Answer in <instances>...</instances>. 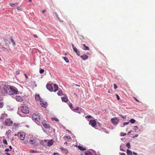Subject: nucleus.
<instances>
[{
	"label": "nucleus",
	"mask_w": 155,
	"mask_h": 155,
	"mask_svg": "<svg viewBox=\"0 0 155 155\" xmlns=\"http://www.w3.org/2000/svg\"><path fill=\"white\" fill-rule=\"evenodd\" d=\"M63 59L66 62H67V63L69 62V60L66 57H64L63 58Z\"/></svg>",
	"instance_id": "obj_33"
},
{
	"label": "nucleus",
	"mask_w": 155,
	"mask_h": 155,
	"mask_svg": "<svg viewBox=\"0 0 155 155\" xmlns=\"http://www.w3.org/2000/svg\"><path fill=\"white\" fill-rule=\"evenodd\" d=\"M19 111L18 112V114L20 116L22 117V115L20 113V111L22 112L23 113L27 114L29 112V110L28 107L25 105L21 106L19 108H18Z\"/></svg>",
	"instance_id": "obj_2"
},
{
	"label": "nucleus",
	"mask_w": 155,
	"mask_h": 155,
	"mask_svg": "<svg viewBox=\"0 0 155 155\" xmlns=\"http://www.w3.org/2000/svg\"><path fill=\"white\" fill-rule=\"evenodd\" d=\"M101 129L103 132H105V133L107 134H108L109 133L108 132L107 130L105 128H102Z\"/></svg>",
	"instance_id": "obj_34"
},
{
	"label": "nucleus",
	"mask_w": 155,
	"mask_h": 155,
	"mask_svg": "<svg viewBox=\"0 0 155 155\" xmlns=\"http://www.w3.org/2000/svg\"><path fill=\"white\" fill-rule=\"evenodd\" d=\"M111 121L114 124L117 125L118 124L119 120L117 117H114L111 118Z\"/></svg>",
	"instance_id": "obj_5"
},
{
	"label": "nucleus",
	"mask_w": 155,
	"mask_h": 155,
	"mask_svg": "<svg viewBox=\"0 0 155 155\" xmlns=\"http://www.w3.org/2000/svg\"><path fill=\"white\" fill-rule=\"evenodd\" d=\"M32 119L38 125L40 124L39 116L36 114H34L32 115Z\"/></svg>",
	"instance_id": "obj_3"
},
{
	"label": "nucleus",
	"mask_w": 155,
	"mask_h": 155,
	"mask_svg": "<svg viewBox=\"0 0 155 155\" xmlns=\"http://www.w3.org/2000/svg\"><path fill=\"white\" fill-rule=\"evenodd\" d=\"M40 104L42 107L44 108H46L47 107V104L46 102L44 103L42 100H40Z\"/></svg>",
	"instance_id": "obj_12"
},
{
	"label": "nucleus",
	"mask_w": 155,
	"mask_h": 155,
	"mask_svg": "<svg viewBox=\"0 0 155 155\" xmlns=\"http://www.w3.org/2000/svg\"><path fill=\"white\" fill-rule=\"evenodd\" d=\"M20 137L21 139V140H24L25 139V136H23V135H22L21 134H20Z\"/></svg>",
	"instance_id": "obj_30"
},
{
	"label": "nucleus",
	"mask_w": 155,
	"mask_h": 155,
	"mask_svg": "<svg viewBox=\"0 0 155 155\" xmlns=\"http://www.w3.org/2000/svg\"><path fill=\"white\" fill-rule=\"evenodd\" d=\"M17 9L18 10H21V8H20V7H18L17 8Z\"/></svg>",
	"instance_id": "obj_56"
},
{
	"label": "nucleus",
	"mask_w": 155,
	"mask_h": 155,
	"mask_svg": "<svg viewBox=\"0 0 155 155\" xmlns=\"http://www.w3.org/2000/svg\"><path fill=\"white\" fill-rule=\"evenodd\" d=\"M24 75L25 76L26 78L27 79H28V76L27 75L25 74Z\"/></svg>",
	"instance_id": "obj_55"
},
{
	"label": "nucleus",
	"mask_w": 155,
	"mask_h": 155,
	"mask_svg": "<svg viewBox=\"0 0 155 155\" xmlns=\"http://www.w3.org/2000/svg\"><path fill=\"white\" fill-rule=\"evenodd\" d=\"M3 142L6 145L8 144L7 141V140L5 139H4L3 140Z\"/></svg>",
	"instance_id": "obj_38"
},
{
	"label": "nucleus",
	"mask_w": 155,
	"mask_h": 155,
	"mask_svg": "<svg viewBox=\"0 0 155 155\" xmlns=\"http://www.w3.org/2000/svg\"><path fill=\"white\" fill-rule=\"evenodd\" d=\"M44 70L42 69H41L40 70V71H39V73H40V74H42L44 72Z\"/></svg>",
	"instance_id": "obj_42"
},
{
	"label": "nucleus",
	"mask_w": 155,
	"mask_h": 155,
	"mask_svg": "<svg viewBox=\"0 0 155 155\" xmlns=\"http://www.w3.org/2000/svg\"><path fill=\"white\" fill-rule=\"evenodd\" d=\"M30 143L31 144H34L36 143V142L35 140L33 138H31L29 140Z\"/></svg>",
	"instance_id": "obj_23"
},
{
	"label": "nucleus",
	"mask_w": 155,
	"mask_h": 155,
	"mask_svg": "<svg viewBox=\"0 0 155 155\" xmlns=\"http://www.w3.org/2000/svg\"><path fill=\"white\" fill-rule=\"evenodd\" d=\"M54 92H55L58 90V86L56 84H54Z\"/></svg>",
	"instance_id": "obj_21"
},
{
	"label": "nucleus",
	"mask_w": 155,
	"mask_h": 155,
	"mask_svg": "<svg viewBox=\"0 0 155 155\" xmlns=\"http://www.w3.org/2000/svg\"><path fill=\"white\" fill-rule=\"evenodd\" d=\"M76 112L79 114H80L81 113V112L79 110H78V111H77Z\"/></svg>",
	"instance_id": "obj_62"
},
{
	"label": "nucleus",
	"mask_w": 155,
	"mask_h": 155,
	"mask_svg": "<svg viewBox=\"0 0 155 155\" xmlns=\"http://www.w3.org/2000/svg\"><path fill=\"white\" fill-rule=\"evenodd\" d=\"M81 58L83 60H85L88 58V56L86 54H84L81 56Z\"/></svg>",
	"instance_id": "obj_16"
},
{
	"label": "nucleus",
	"mask_w": 155,
	"mask_h": 155,
	"mask_svg": "<svg viewBox=\"0 0 155 155\" xmlns=\"http://www.w3.org/2000/svg\"><path fill=\"white\" fill-rule=\"evenodd\" d=\"M46 88L47 89L51 92L53 91V88L52 86L50 84H48L46 85Z\"/></svg>",
	"instance_id": "obj_10"
},
{
	"label": "nucleus",
	"mask_w": 155,
	"mask_h": 155,
	"mask_svg": "<svg viewBox=\"0 0 155 155\" xmlns=\"http://www.w3.org/2000/svg\"><path fill=\"white\" fill-rule=\"evenodd\" d=\"M91 150H92L93 153H96V152L94 150L91 149Z\"/></svg>",
	"instance_id": "obj_58"
},
{
	"label": "nucleus",
	"mask_w": 155,
	"mask_h": 155,
	"mask_svg": "<svg viewBox=\"0 0 155 155\" xmlns=\"http://www.w3.org/2000/svg\"><path fill=\"white\" fill-rule=\"evenodd\" d=\"M3 102L0 101V108H2L3 107Z\"/></svg>",
	"instance_id": "obj_44"
},
{
	"label": "nucleus",
	"mask_w": 155,
	"mask_h": 155,
	"mask_svg": "<svg viewBox=\"0 0 155 155\" xmlns=\"http://www.w3.org/2000/svg\"><path fill=\"white\" fill-rule=\"evenodd\" d=\"M51 119H52V120H54L58 122L59 121V120L56 117H54V118H52Z\"/></svg>",
	"instance_id": "obj_43"
},
{
	"label": "nucleus",
	"mask_w": 155,
	"mask_h": 155,
	"mask_svg": "<svg viewBox=\"0 0 155 155\" xmlns=\"http://www.w3.org/2000/svg\"><path fill=\"white\" fill-rule=\"evenodd\" d=\"M15 99L18 101L22 102L23 101L22 98L19 96H16Z\"/></svg>",
	"instance_id": "obj_11"
},
{
	"label": "nucleus",
	"mask_w": 155,
	"mask_h": 155,
	"mask_svg": "<svg viewBox=\"0 0 155 155\" xmlns=\"http://www.w3.org/2000/svg\"><path fill=\"white\" fill-rule=\"evenodd\" d=\"M33 36L35 37V38H37L38 37L36 35H33Z\"/></svg>",
	"instance_id": "obj_57"
},
{
	"label": "nucleus",
	"mask_w": 155,
	"mask_h": 155,
	"mask_svg": "<svg viewBox=\"0 0 155 155\" xmlns=\"http://www.w3.org/2000/svg\"><path fill=\"white\" fill-rule=\"evenodd\" d=\"M85 118L86 119H90L91 118H93V117L89 115L86 116L85 117Z\"/></svg>",
	"instance_id": "obj_35"
},
{
	"label": "nucleus",
	"mask_w": 155,
	"mask_h": 155,
	"mask_svg": "<svg viewBox=\"0 0 155 155\" xmlns=\"http://www.w3.org/2000/svg\"><path fill=\"white\" fill-rule=\"evenodd\" d=\"M5 154L6 155H11L8 152L5 153Z\"/></svg>",
	"instance_id": "obj_59"
},
{
	"label": "nucleus",
	"mask_w": 155,
	"mask_h": 155,
	"mask_svg": "<svg viewBox=\"0 0 155 155\" xmlns=\"http://www.w3.org/2000/svg\"><path fill=\"white\" fill-rule=\"evenodd\" d=\"M124 146V144H121L120 146V150L122 151H125V150L122 148V147H123Z\"/></svg>",
	"instance_id": "obj_29"
},
{
	"label": "nucleus",
	"mask_w": 155,
	"mask_h": 155,
	"mask_svg": "<svg viewBox=\"0 0 155 155\" xmlns=\"http://www.w3.org/2000/svg\"><path fill=\"white\" fill-rule=\"evenodd\" d=\"M121 155H126L124 153H121Z\"/></svg>",
	"instance_id": "obj_63"
},
{
	"label": "nucleus",
	"mask_w": 155,
	"mask_h": 155,
	"mask_svg": "<svg viewBox=\"0 0 155 155\" xmlns=\"http://www.w3.org/2000/svg\"><path fill=\"white\" fill-rule=\"evenodd\" d=\"M114 89H116L117 87V86L115 84H114Z\"/></svg>",
	"instance_id": "obj_52"
},
{
	"label": "nucleus",
	"mask_w": 155,
	"mask_h": 155,
	"mask_svg": "<svg viewBox=\"0 0 155 155\" xmlns=\"http://www.w3.org/2000/svg\"><path fill=\"white\" fill-rule=\"evenodd\" d=\"M20 71L19 70H17L16 71V74L17 75H18L20 74Z\"/></svg>",
	"instance_id": "obj_51"
},
{
	"label": "nucleus",
	"mask_w": 155,
	"mask_h": 155,
	"mask_svg": "<svg viewBox=\"0 0 155 155\" xmlns=\"http://www.w3.org/2000/svg\"><path fill=\"white\" fill-rule=\"evenodd\" d=\"M71 45L73 49V50L74 51H75L76 53V54L78 56H80V52L79 51H78V49L74 46V44L71 43Z\"/></svg>",
	"instance_id": "obj_7"
},
{
	"label": "nucleus",
	"mask_w": 155,
	"mask_h": 155,
	"mask_svg": "<svg viewBox=\"0 0 155 155\" xmlns=\"http://www.w3.org/2000/svg\"><path fill=\"white\" fill-rule=\"evenodd\" d=\"M85 155H92V153L89 151H87L84 152Z\"/></svg>",
	"instance_id": "obj_25"
},
{
	"label": "nucleus",
	"mask_w": 155,
	"mask_h": 155,
	"mask_svg": "<svg viewBox=\"0 0 155 155\" xmlns=\"http://www.w3.org/2000/svg\"><path fill=\"white\" fill-rule=\"evenodd\" d=\"M65 137H66L67 139H68L70 140H71V137L70 136H66Z\"/></svg>",
	"instance_id": "obj_46"
},
{
	"label": "nucleus",
	"mask_w": 155,
	"mask_h": 155,
	"mask_svg": "<svg viewBox=\"0 0 155 155\" xmlns=\"http://www.w3.org/2000/svg\"><path fill=\"white\" fill-rule=\"evenodd\" d=\"M37 152V151L35 150H31L30 151V153H36Z\"/></svg>",
	"instance_id": "obj_40"
},
{
	"label": "nucleus",
	"mask_w": 155,
	"mask_h": 155,
	"mask_svg": "<svg viewBox=\"0 0 155 155\" xmlns=\"http://www.w3.org/2000/svg\"><path fill=\"white\" fill-rule=\"evenodd\" d=\"M61 98L63 102H66L68 101V99L66 95H64V97H61Z\"/></svg>",
	"instance_id": "obj_14"
},
{
	"label": "nucleus",
	"mask_w": 155,
	"mask_h": 155,
	"mask_svg": "<svg viewBox=\"0 0 155 155\" xmlns=\"http://www.w3.org/2000/svg\"><path fill=\"white\" fill-rule=\"evenodd\" d=\"M5 124L6 126H10L13 123V122L10 118H8L5 120Z\"/></svg>",
	"instance_id": "obj_4"
},
{
	"label": "nucleus",
	"mask_w": 155,
	"mask_h": 155,
	"mask_svg": "<svg viewBox=\"0 0 155 155\" xmlns=\"http://www.w3.org/2000/svg\"><path fill=\"white\" fill-rule=\"evenodd\" d=\"M3 89L5 92L10 95H13L18 94V91L14 86L6 84L4 86Z\"/></svg>",
	"instance_id": "obj_1"
},
{
	"label": "nucleus",
	"mask_w": 155,
	"mask_h": 155,
	"mask_svg": "<svg viewBox=\"0 0 155 155\" xmlns=\"http://www.w3.org/2000/svg\"><path fill=\"white\" fill-rule=\"evenodd\" d=\"M7 116V115L6 114H3L1 115V117L0 118V120L2 122L3 121V119L6 117Z\"/></svg>",
	"instance_id": "obj_13"
},
{
	"label": "nucleus",
	"mask_w": 155,
	"mask_h": 155,
	"mask_svg": "<svg viewBox=\"0 0 155 155\" xmlns=\"http://www.w3.org/2000/svg\"><path fill=\"white\" fill-rule=\"evenodd\" d=\"M126 135V133H124L122 135H121V136H125Z\"/></svg>",
	"instance_id": "obj_61"
},
{
	"label": "nucleus",
	"mask_w": 155,
	"mask_h": 155,
	"mask_svg": "<svg viewBox=\"0 0 155 155\" xmlns=\"http://www.w3.org/2000/svg\"><path fill=\"white\" fill-rule=\"evenodd\" d=\"M133 129L136 131L138 130V127L137 126H134L133 128Z\"/></svg>",
	"instance_id": "obj_39"
},
{
	"label": "nucleus",
	"mask_w": 155,
	"mask_h": 155,
	"mask_svg": "<svg viewBox=\"0 0 155 155\" xmlns=\"http://www.w3.org/2000/svg\"><path fill=\"white\" fill-rule=\"evenodd\" d=\"M129 123V122H125L124 123L123 126L122 127H123L125 125H127Z\"/></svg>",
	"instance_id": "obj_47"
},
{
	"label": "nucleus",
	"mask_w": 155,
	"mask_h": 155,
	"mask_svg": "<svg viewBox=\"0 0 155 155\" xmlns=\"http://www.w3.org/2000/svg\"><path fill=\"white\" fill-rule=\"evenodd\" d=\"M120 116L123 119H125L126 117V116H123L122 115H120Z\"/></svg>",
	"instance_id": "obj_49"
},
{
	"label": "nucleus",
	"mask_w": 155,
	"mask_h": 155,
	"mask_svg": "<svg viewBox=\"0 0 155 155\" xmlns=\"http://www.w3.org/2000/svg\"><path fill=\"white\" fill-rule=\"evenodd\" d=\"M83 47L82 49L84 50H89V48L88 46H86L85 44H84L82 45Z\"/></svg>",
	"instance_id": "obj_19"
},
{
	"label": "nucleus",
	"mask_w": 155,
	"mask_h": 155,
	"mask_svg": "<svg viewBox=\"0 0 155 155\" xmlns=\"http://www.w3.org/2000/svg\"><path fill=\"white\" fill-rule=\"evenodd\" d=\"M57 94L59 96H61L63 95V93L61 90H59L58 91Z\"/></svg>",
	"instance_id": "obj_27"
},
{
	"label": "nucleus",
	"mask_w": 155,
	"mask_h": 155,
	"mask_svg": "<svg viewBox=\"0 0 155 155\" xmlns=\"http://www.w3.org/2000/svg\"><path fill=\"white\" fill-rule=\"evenodd\" d=\"M54 142V140L53 139H50L48 140V141H47V146L48 147H50L52 145Z\"/></svg>",
	"instance_id": "obj_9"
},
{
	"label": "nucleus",
	"mask_w": 155,
	"mask_h": 155,
	"mask_svg": "<svg viewBox=\"0 0 155 155\" xmlns=\"http://www.w3.org/2000/svg\"><path fill=\"white\" fill-rule=\"evenodd\" d=\"M116 95L117 97V99L118 100H119L120 99L119 96L117 94H116Z\"/></svg>",
	"instance_id": "obj_48"
},
{
	"label": "nucleus",
	"mask_w": 155,
	"mask_h": 155,
	"mask_svg": "<svg viewBox=\"0 0 155 155\" xmlns=\"http://www.w3.org/2000/svg\"><path fill=\"white\" fill-rule=\"evenodd\" d=\"M35 99L37 101H39L41 100L39 94H36L35 95Z\"/></svg>",
	"instance_id": "obj_20"
},
{
	"label": "nucleus",
	"mask_w": 155,
	"mask_h": 155,
	"mask_svg": "<svg viewBox=\"0 0 155 155\" xmlns=\"http://www.w3.org/2000/svg\"><path fill=\"white\" fill-rule=\"evenodd\" d=\"M69 106L72 110H74V107L72 106V103H70L69 104Z\"/></svg>",
	"instance_id": "obj_32"
},
{
	"label": "nucleus",
	"mask_w": 155,
	"mask_h": 155,
	"mask_svg": "<svg viewBox=\"0 0 155 155\" xmlns=\"http://www.w3.org/2000/svg\"><path fill=\"white\" fill-rule=\"evenodd\" d=\"M126 146L129 149L130 148V145L129 143H128L126 144Z\"/></svg>",
	"instance_id": "obj_41"
},
{
	"label": "nucleus",
	"mask_w": 155,
	"mask_h": 155,
	"mask_svg": "<svg viewBox=\"0 0 155 155\" xmlns=\"http://www.w3.org/2000/svg\"><path fill=\"white\" fill-rule=\"evenodd\" d=\"M89 124L94 127H95L97 126L96 122L94 120H90Z\"/></svg>",
	"instance_id": "obj_6"
},
{
	"label": "nucleus",
	"mask_w": 155,
	"mask_h": 155,
	"mask_svg": "<svg viewBox=\"0 0 155 155\" xmlns=\"http://www.w3.org/2000/svg\"><path fill=\"white\" fill-rule=\"evenodd\" d=\"M78 110H79L81 113H83L84 111V110L81 108H79Z\"/></svg>",
	"instance_id": "obj_45"
},
{
	"label": "nucleus",
	"mask_w": 155,
	"mask_h": 155,
	"mask_svg": "<svg viewBox=\"0 0 155 155\" xmlns=\"http://www.w3.org/2000/svg\"><path fill=\"white\" fill-rule=\"evenodd\" d=\"M54 13H55V14L56 15V18L59 20V21L61 22H64L63 21L60 19V18L58 17V13H57V12H55Z\"/></svg>",
	"instance_id": "obj_22"
},
{
	"label": "nucleus",
	"mask_w": 155,
	"mask_h": 155,
	"mask_svg": "<svg viewBox=\"0 0 155 155\" xmlns=\"http://www.w3.org/2000/svg\"><path fill=\"white\" fill-rule=\"evenodd\" d=\"M42 124L43 126L46 129H49L50 127V125L46 123V120H44V121L42 122Z\"/></svg>",
	"instance_id": "obj_8"
},
{
	"label": "nucleus",
	"mask_w": 155,
	"mask_h": 155,
	"mask_svg": "<svg viewBox=\"0 0 155 155\" xmlns=\"http://www.w3.org/2000/svg\"><path fill=\"white\" fill-rule=\"evenodd\" d=\"M130 122L132 124L134 123L135 122V120L134 119H131L129 120Z\"/></svg>",
	"instance_id": "obj_31"
},
{
	"label": "nucleus",
	"mask_w": 155,
	"mask_h": 155,
	"mask_svg": "<svg viewBox=\"0 0 155 155\" xmlns=\"http://www.w3.org/2000/svg\"><path fill=\"white\" fill-rule=\"evenodd\" d=\"M77 147L78 148V149L81 151H83L86 150L85 147H84L82 146L78 145L77 146Z\"/></svg>",
	"instance_id": "obj_18"
},
{
	"label": "nucleus",
	"mask_w": 155,
	"mask_h": 155,
	"mask_svg": "<svg viewBox=\"0 0 155 155\" xmlns=\"http://www.w3.org/2000/svg\"><path fill=\"white\" fill-rule=\"evenodd\" d=\"M79 110V108L78 107H76L75 108H74V110H72L75 111L76 110Z\"/></svg>",
	"instance_id": "obj_37"
},
{
	"label": "nucleus",
	"mask_w": 155,
	"mask_h": 155,
	"mask_svg": "<svg viewBox=\"0 0 155 155\" xmlns=\"http://www.w3.org/2000/svg\"><path fill=\"white\" fill-rule=\"evenodd\" d=\"M3 40H4V41L5 43V44L6 45H8L9 44H10V42H9L8 41V40H7V39L6 38H4Z\"/></svg>",
	"instance_id": "obj_24"
},
{
	"label": "nucleus",
	"mask_w": 155,
	"mask_h": 155,
	"mask_svg": "<svg viewBox=\"0 0 155 155\" xmlns=\"http://www.w3.org/2000/svg\"><path fill=\"white\" fill-rule=\"evenodd\" d=\"M46 11V10L45 9H44V10H43L42 11V12L43 13H44Z\"/></svg>",
	"instance_id": "obj_60"
},
{
	"label": "nucleus",
	"mask_w": 155,
	"mask_h": 155,
	"mask_svg": "<svg viewBox=\"0 0 155 155\" xmlns=\"http://www.w3.org/2000/svg\"><path fill=\"white\" fill-rule=\"evenodd\" d=\"M10 40H11V41L12 43L14 45H15V43L14 40L12 38V37L11 38Z\"/></svg>",
	"instance_id": "obj_36"
},
{
	"label": "nucleus",
	"mask_w": 155,
	"mask_h": 155,
	"mask_svg": "<svg viewBox=\"0 0 155 155\" xmlns=\"http://www.w3.org/2000/svg\"><path fill=\"white\" fill-rule=\"evenodd\" d=\"M53 155H59V154L58 153H54Z\"/></svg>",
	"instance_id": "obj_54"
},
{
	"label": "nucleus",
	"mask_w": 155,
	"mask_h": 155,
	"mask_svg": "<svg viewBox=\"0 0 155 155\" xmlns=\"http://www.w3.org/2000/svg\"><path fill=\"white\" fill-rule=\"evenodd\" d=\"M47 140H42L40 142V144L41 145H44L45 146L47 144Z\"/></svg>",
	"instance_id": "obj_17"
},
{
	"label": "nucleus",
	"mask_w": 155,
	"mask_h": 155,
	"mask_svg": "<svg viewBox=\"0 0 155 155\" xmlns=\"http://www.w3.org/2000/svg\"><path fill=\"white\" fill-rule=\"evenodd\" d=\"M10 151V150L8 148H7L5 150V151H6V152H8V151Z\"/></svg>",
	"instance_id": "obj_53"
},
{
	"label": "nucleus",
	"mask_w": 155,
	"mask_h": 155,
	"mask_svg": "<svg viewBox=\"0 0 155 155\" xmlns=\"http://www.w3.org/2000/svg\"><path fill=\"white\" fill-rule=\"evenodd\" d=\"M1 49H2L4 51H5V50L6 49V48L3 47H2L1 48Z\"/></svg>",
	"instance_id": "obj_50"
},
{
	"label": "nucleus",
	"mask_w": 155,
	"mask_h": 155,
	"mask_svg": "<svg viewBox=\"0 0 155 155\" xmlns=\"http://www.w3.org/2000/svg\"><path fill=\"white\" fill-rule=\"evenodd\" d=\"M133 154L135 155H138L136 153L133 152Z\"/></svg>",
	"instance_id": "obj_64"
},
{
	"label": "nucleus",
	"mask_w": 155,
	"mask_h": 155,
	"mask_svg": "<svg viewBox=\"0 0 155 155\" xmlns=\"http://www.w3.org/2000/svg\"><path fill=\"white\" fill-rule=\"evenodd\" d=\"M60 148L63 153L66 154H67L68 153V151L67 149L64 148L62 147H60Z\"/></svg>",
	"instance_id": "obj_15"
},
{
	"label": "nucleus",
	"mask_w": 155,
	"mask_h": 155,
	"mask_svg": "<svg viewBox=\"0 0 155 155\" xmlns=\"http://www.w3.org/2000/svg\"><path fill=\"white\" fill-rule=\"evenodd\" d=\"M127 155H131L132 154V151L128 149L127 150Z\"/></svg>",
	"instance_id": "obj_26"
},
{
	"label": "nucleus",
	"mask_w": 155,
	"mask_h": 155,
	"mask_svg": "<svg viewBox=\"0 0 155 155\" xmlns=\"http://www.w3.org/2000/svg\"><path fill=\"white\" fill-rule=\"evenodd\" d=\"M18 5V3H9V5L11 7H14L15 5Z\"/></svg>",
	"instance_id": "obj_28"
}]
</instances>
